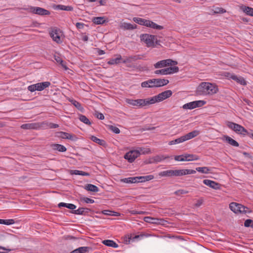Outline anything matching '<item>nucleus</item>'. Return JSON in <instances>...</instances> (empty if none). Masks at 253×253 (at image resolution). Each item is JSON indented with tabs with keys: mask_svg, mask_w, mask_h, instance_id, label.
<instances>
[{
	"mask_svg": "<svg viewBox=\"0 0 253 253\" xmlns=\"http://www.w3.org/2000/svg\"><path fill=\"white\" fill-rule=\"evenodd\" d=\"M90 211V210L87 208H79L73 212L74 213L79 215H85Z\"/></svg>",
	"mask_w": 253,
	"mask_h": 253,
	"instance_id": "nucleus-31",
	"label": "nucleus"
},
{
	"mask_svg": "<svg viewBox=\"0 0 253 253\" xmlns=\"http://www.w3.org/2000/svg\"><path fill=\"white\" fill-rule=\"evenodd\" d=\"M144 26L147 27L151 28L154 29H157L159 30H162L164 28L163 26L159 25L156 23H154V22L149 20H146Z\"/></svg>",
	"mask_w": 253,
	"mask_h": 253,
	"instance_id": "nucleus-21",
	"label": "nucleus"
},
{
	"mask_svg": "<svg viewBox=\"0 0 253 253\" xmlns=\"http://www.w3.org/2000/svg\"><path fill=\"white\" fill-rule=\"evenodd\" d=\"M91 250V248L89 247H81L73 250L71 253H86Z\"/></svg>",
	"mask_w": 253,
	"mask_h": 253,
	"instance_id": "nucleus-27",
	"label": "nucleus"
},
{
	"mask_svg": "<svg viewBox=\"0 0 253 253\" xmlns=\"http://www.w3.org/2000/svg\"><path fill=\"white\" fill-rule=\"evenodd\" d=\"M90 139L93 142L102 146L104 145L105 144V142L104 140L100 139L95 136H91L90 137Z\"/></svg>",
	"mask_w": 253,
	"mask_h": 253,
	"instance_id": "nucleus-39",
	"label": "nucleus"
},
{
	"mask_svg": "<svg viewBox=\"0 0 253 253\" xmlns=\"http://www.w3.org/2000/svg\"><path fill=\"white\" fill-rule=\"evenodd\" d=\"M84 25H85V24L83 23L77 22L76 24V26L77 28L78 29H83Z\"/></svg>",
	"mask_w": 253,
	"mask_h": 253,
	"instance_id": "nucleus-55",
	"label": "nucleus"
},
{
	"mask_svg": "<svg viewBox=\"0 0 253 253\" xmlns=\"http://www.w3.org/2000/svg\"><path fill=\"white\" fill-rule=\"evenodd\" d=\"M159 175L162 177H172L174 176V170L169 169L163 171L159 173Z\"/></svg>",
	"mask_w": 253,
	"mask_h": 253,
	"instance_id": "nucleus-28",
	"label": "nucleus"
},
{
	"mask_svg": "<svg viewBox=\"0 0 253 253\" xmlns=\"http://www.w3.org/2000/svg\"><path fill=\"white\" fill-rule=\"evenodd\" d=\"M230 209L236 213H250V209L243 205L236 203H231L229 205Z\"/></svg>",
	"mask_w": 253,
	"mask_h": 253,
	"instance_id": "nucleus-8",
	"label": "nucleus"
},
{
	"mask_svg": "<svg viewBox=\"0 0 253 253\" xmlns=\"http://www.w3.org/2000/svg\"><path fill=\"white\" fill-rule=\"evenodd\" d=\"M126 102L132 105L136 106L138 108H142L145 106L151 105L150 98H147L145 99H128L126 100Z\"/></svg>",
	"mask_w": 253,
	"mask_h": 253,
	"instance_id": "nucleus-6",
	"label": "nucleus"
},
{
	"mask_svg": "<svg viewBox=\"0 0 253 253\" xmlns=\"http://www.w3.org/2000/svg\"><path fill=\"white\" fill-rule=\"evenodd\" d=\"M200 134V131L198 130H195L191 132L188 133L187 134L183 135L178 138L174 140H171L169 142V145H172L174 144H179L182 143L185 141L192 139L197 136Z\"/></svg>",
	"mask_w": 253,
	"mask_h": 253,
	"instance_id": "nucleus-5",
	"label": "nucleus"
},
{
	"mask_svg": "<svg viewBox=\"0 0 253 253\" xmlns=\"http://www.w3.org/2000/svg\"><path fill=\"white\" fill-rule=\"evenodd\" d=\"M196 173V170L193 169H174V176H181L188 174H192Z\"/></svg>",
	"mask_w": 253,
	"mask_h": 253,
	"instance_id": "nucleus-17",
	"label": "nucleus"
},
{
	"mask_svg": "<svg viewBox=\"0 0 253 253\" xmlns=\"http://www.w3.org/2000/svg\"><path fill=\"white\" fill-rule=\"evenodd\" d=\"M218 91V87L209 82H202L197 87L196 93L199 95H212Z\"/></svg>",
	"mask_w": 253,
	"mask_h": 253,
	"instance_id": "nucleus-1",
	"label": "nucleus"
},
{
	"mask_svg": "<svg viewBox=\"0 0 253 253\" xmlns=\"http://www.w3.org/2000/svg\"><path fill=\"white\" fill-rule=\"evenodd\" d=\"M177 64V62L172 60L170 59L162 60L157 62L154 65L155 69L162 68L169 66L175 65Z\"/></svg>",
	"mask_w": 253,
	"mask_h": 253,
	"instance_id": "nucleus-13",
	"label": "nucleus"
},
{
	"mask_svg": "<svg viewBox=\"0 0 253 253\" xmlns=\"http://www.w3.org/2000/svg\"><path fill=\"white\" fill-rule=\"evenodd\" d=\"M54 8L55 9H59L65 11H72L73 10V8L71 6H66L61 4L55 5Z\"/></svg>",
	"mask_w": 253,
	"mask_h": 253,
	"instance_id": "nucleus-34",
	"label": "nucleus"
},
{
	"mask_svg": "<svg viewBox=\"0 0 253 253\" xmlns=\"http://www.w3.org/2000/svg\"><path fill=\"white\" fill-rule=\"evenodd\" d=\"M151 236L152 235L151 234H140V235L131 236L130 238H129V241L132 240V241H133L135 239H141L143 237H149Z\"/></svg>",
	"mask_w": 253,
	"mask_h": 253,
	"instance_id": "nucleus-38",
	"label": "nucleus"
},
{
	"mask_svg": "<svg viewBox=\"0 0 253 253\" xmlns=\"http://www.w3.org/2000/svg\"><path fill=\"white\" fill-rule=\"evenodd\" d=\"M102 213L105 215H117V212H114L109 210H104L102 211Z\"/></svg>",
	"mask_w": 253,
	"mask_h": 253,
	"instance_id": "nucleus-49",
	"label": "nucleus"
},
{
	"mask_svg": "<svg viewBox=\"0 0 253 253\" xmlns=\"http://www.w3.org/2000/svg\"><path fill=\"white\" fill-rule=\"evenodd\" d=\"M110 129L116 134H119L120 132V129L116 126H110Z\"/></svg>",
	"mask_w": 253,
	"mask_h": 253,
	"instance_id": "nucleus-52",
	"label": "nucleus"
},
{
	"mask_svg": "<svg viewBox=\"0 0 253 253\" xmlns=\"http://www.w3.org/2000/svg\"><path fill=\"white\" fill-rule=\"evenodd\" d=\"M196 170L202 173H209L210 171V169L208 167H198L196 168Z\"/></svg>",
	"mask_w": 253,
	"mask_h": 253,
	"instance_id": "nucleus-42",
	"label": "nucleus"
},
{
	"mask_svg": "<svg viewBox=\"0 0 253 253\" xmlns=\"http://www.w3.org/2000/svg\"><path fill=\"white\" fill-rule=\"evenodd\" d=\"M49 126L50 128H56L58 127V125L54 123H51L50 124Z\"/></svg>",
	"mask_w": 253,
	"mask_h": 253,
	"instance_id": "nucleus-60",
	"label": "nucleus"
},
{
	"mask_svg": "<svg viewBox=\"0 0 253 253\" xmlns=\"http://www.w3.org/2000/svg\"><path fill=\"white\" fill-rule=\"evenodd\" d=\"M135 179L136 181V182H145V177L144 176H136Z\"/></svg>",
	"mask_w": 253,
	"mask_h": 253,
	"instance_id": "nucleus-54",
	"label": "nucleus"
},
{
	"mask_svg": "<svg viewBox=\"0 0 253 253\" xmlns=\"http://www.w3.org/2000/svg\"><path fill=\"white\" fill-rule=\"evenodd\" d=\"M82 201L87 204H93L94 203V200L87 197H84L82 199Z\"/></svg>",
	"mask_w": 253,
	"mask_h": 253,
	"instance_id": "nucleus-50",
	"label": "nucleus"
},
{
	"mask_svg": "<svg viewBox=\"0 0 253 253\" xmlns=\"http://www.w3.org/2000/svg\"><path fill=\"white\" fill-rule=\"evenodd\" d=\"M117 57L115 58L110 59L108 62L107 63L109 65H115L118 64L121 62L122 60V56L121 55L118 54L116 55Z\"/></svg>",
	"mask_w": 253,
	"mask_h": 253,
	"instance_id": "nucleus-30",
	"label": "nucleus"
},
{
	"mask_svg": "<svg viewBox=\"0 0 253 253\" xmlns=\"http://www.w3.org/2000/svg\"><path fill=\"white\" fill-rule=\"evenodd\" d=\"M128 212L131 214H137L138 211L136 210H129Z\"/></svg>",
	"mask_w": 253,
	"mask_h": 253,
	"instance_id": "nucleus-61",
	"label": "nucleus"
},
{
	"mask_svg": "<svg viewBox=\"0 0 253 253\" xmlns=\"http://www.w3.org/2000/svg\"><path fill=\"white\" fill-rule=\"evenodd\" d=\"M69 101L76 107L79 110L81 111V112H83L84 110V107H83L82 105L78 101L72 99H70Z\"/></svg>",
	"mask_w": 253,
	"mask_h": 253,
	"instance_id": "nucleus-33",
	"label": "nucleus"
},
{
	"mask_svg": "<svg viewBox=\"0 0 253 253\" xmlns=\"http://www.w3.org/2000/svg\"><path fill=\"white\" fill-rule=\"evenodd\" d=\"M244 225L245 227L253 226V220L250 219H248L245 220L244 222Z\"/></svg>",
	"mask_w": 253,
	"mask_h": 253,
	"instance_id": "nucleus-51",
	"label": "nucleus"
},
{
	"mask_svg": "<svg viewBox=\"0 0 253 253\" xmlns=\"http://www.w3.org/2000/svg\"><path fill=\"white\" fill-rule=\"evenodd\" d=\"M103 244L107 246L117 248L118 247V245L113 240H105L102 242Z\"/></svg>",
	"mask_w": 253,
	"mask_h": 253,
	"instance_id": "nucleus-32",
	"label": "nucleus"
},
{
	"mask_svg": "<svg viewBox=\"0 0 253 253\" xmlns=\"http://www.w3.org/2000/svg\"><path fill=\"white\" fill-rule=\"evenodd\" d=\"M97 52L98 54L100 55L105 54L104 51L100 49H98Z\"/></svg>",
	"mask_w": 253,
	"mask_h": 253,
	"instance_id": "nucleus-62",
	"label": "nucleus"
},
{
	"mask_svg": "<svg viewBox=\"0 0 253 253\" xmlns=\"http://www.w3.org/2000/svg\"><path fill=\"white\" fill-rule=\"evenodd\" d=\"M54 60L58 63L60 64L62 67L65 69L67 70L68 68L64 62L63 60L58 56L55 55L54 57Z\"/></svg>",
	"mask_w": 253,
	"mask_h": 253,
	"instance_id": "nucleus-40",
	"label": "nucleus"
},
{
	"mask_svg": "<svg viewBox=\"0 0 253 253\" xmlns=\"http://www.w3.org/2000/svg\"><path fill=\"white\" fill-rule=\"evenodd\" d=\"M206 103V101L203 100L194 101L184 104L182 108L184 109H193L197 107L203 106Z\"/></svg>",
	"mask_w": 253,
	"mask_h": 253,
	"instance_id": "nucleus-15",
	"label": "nucleus"
},
{
	"mask_svg": "<svg viewBox=\"0 0 253 253\" xmlns=\"http://www.w3.org/2000/svg\"><path fill=\"white\" fill-rule=\"evenodd\" d=\"M122 181L127 183H136L135 177H130L128 178H125L122 179Z\"/></svg>",
	"mask_w": 253,
	"mask_h": 253,
	"instance_id": "nucleus-46",
	"label": "nucleus"
},
{
	"mask_svg": "<svg viewBox=\"0 0 253 253\" xmlns=\"http://www.w3.org/2000/svg\"><path fill=\"white\" fill-rule=\"evenodd\" d=\"M147 212L144 211H138L137 214H145Z\"/></svg>",
	"mask_w": 253,
	"mask_h": 253,
	"instance_id": "nucleus-64",
	"label": "nucleus"
},
{
	"mask_svg": "<svg viewBox=\"0 0 253 253\" xmlns=\"http://www.w3.org/2000/svg\"><path fill=\"white\" fill-rule=\"evenodd\" d=\"M59 207H66L70 210H75L76 208V206L73 204H67L65 203H60L58 204Z\"/></svg>",
	"mask_w": 253,
	"mask_h": 253,
	"instance_id": "nucleus-36",
	"label": "nucleus"
},
{
	"mask_svg": "<svg viewBox=\"0 0 253 253\" xmlns=\"http://www.w3.org/2000/svg\"><path fill=\"white\" fill-rule=\"evenodd\" d=\"M15 223V220L13 219H1L0 224L7 225H12Z\"/></svg>",
	"mask_w": 253,
	"mask_h": 253,
	"instance_id": "nucleus-45",
	"label": "nucleus"
},
{
	"mask_svg": "<svg viewBox=\"0 0 253 253\" xmlns=\"http://www.w3.org/2000/svg\"><path fill=\"white\" fill-rule=\"evenodd\" d=\"M42 126L39 123L25 124L21 125V127L25 129H38Z\"/></svg>",
	"mask_w": 253,
	"mask_h": 253,
	"instance_id": "nucleus-18",
	"label": "nucleus"
},
{
	"mask_svg": "<svg viewBox=\"0 0 253 253\" xmlns=\"http://www.w3.org/2000/svg\"><path fill=\"white\" fill-rule=\"evenodd\" d=\"M81 38L82 41L84 42H87L88 40V37L87 35H86L85 34H82L81 35Z\"/></svg>",
	"mask_w": 253,
	"mask_h": 253,
	"instance_id": "nucleus-57",
	"label": "nucleus"
},
{
	"mask_svg": "<svg viewBox=\"0 0 253 253\" xmlns=\"http://www.w3.org/2000/svg\"><path fill=\"white\" fill-rule=\"evenodd\" d=\"M172 94V92L170 90H167L163 91L157 95L154 96L150 98V101L152 104L157 102H161L169 97Z\"/></svg>",
	"mask_w": 253,
	"mask_h": 253,
	"instance_id": "nucleus-7",
	"label": "nucleus"
},
{
	"mask_svg": "<svg viewBox=\"0 0 253 253\" xmlns=\"http://www.w3.org/2000/svg\"><path fill=\"white\" fill-rule=\"evenodd\" d=\"M169 158V156H165L164 155L157 156L155 157V160L156 162H159Z\"/></svg>",
	"mask_w": 253,
	"mask_h": 253,
	"instance_id": "nucleus-48",
	"label": "nucleus"
},
{
	"mask_svg": "<svg viewBox=\"0 0 253 253\" xmlns=\"http://www.w3.org/2000/svg\"><path fill=\"white\" fill-rule=\"evenodd\" d=\"M230 79H232L233 80L236 81L237 83L243 85H247V82L245 80V79L241 76H237L234 74H231L230 76H228Z\"/></svg>",
	"mask_w": 253,
	"mask_h": 253,
	"instance_id": "nucleus-19",
	"label": "nucleus"
},
{
	"mask_svg": "<svg viewBox=\"0 0 253 253\" xmlns=\"http://www.w3.org/2000/svg\"><path fill=\"white\" fill-rule=\"evenodd\" d=\"M70 173L71 174L75 175H80L82 176H89L90 174L88 172H86L83 171L79 170H71Z\"/></svg>",
	"mask_w": 253,
	"mask_h": 253,
	"instance_id": "nucleus-37",
	"label": "nucleus"
},
{
	"mask_svg": "<svg viewBox=\"0 0 253 253\" xmlns=\"http://www.w3.org/2000/svg\"><path fill=\"white\" fill-rule=\"evenodd\" d=\"M203 203V201L202 199L198 200L197 201L196 203H195V206L196 207H199L202 205Z\"/></svg>",
	"mask_w": 253,
	"mask_h": 253,
	"instance_id": "nucleus-59",
	"label": "nucleus"
},
{
	"mask_svg": "<svg viewBox=\"0 0 253 253\" xmlns=\"http://www.w3.org/2000/svg\"><path fill=\"white\" fill-rule=\"evenodd\" d=\"M213 13L217 14V13H224L226 12V10L222 8L219 7H214V9H212Z\"/></svg>",
	"mask_w": 253,
	"mask_h": 253,
	"instance_id": "nucleus-47",
	"label": "nucleus"
},
{
	"mask_svg": "<svg viewBox=\"0 0 253 253\" xmlns=\"http://www.w3.org/2000/svg\"><path fill=\"white\" fill-rule=\"evenodd\" d=\"M133 21L140 25L144 26L146 19L139 17H133Z\"/></svg>",
	"mask_w": 253,
	"mask_h": 253,
	"instance_id": "nucleus-44",
	"label": "nucleus"
},
{
	"mask_svg": "<svg viewBox=\"0 0 253 253\" xmlns=\"http://www.w3.org/2000/svg\"><path fill=\"white\" fill-rule=\"evenodd\" d=\"M179 191H180V194H181V195H182V194H185L188 193V191H186V190H183V189H180V190H179Z\"/></svg>",
	"mask_w": 253,
	"mask_h": 253,
	"instance_id": "nucleus-63",
	"label": "nucleus"
},
{
	"mask_svg": "<svg viewBox=\"0 0 253 253\" xmlns=\"http://www.w3.org/2000/svg\"><path fill=\"white\" fill-rule=\"evenodd\" d=\"M85 189L88 191H91L94 192H97L99 191V188L96 186L91 184H88L85 185Z\"/></svg>",
	"mask_w": 253,
	"mask_h": 253,
	"instance_id": "nucleus-35",
	"label": "nucleus"
},
{
	"mask_svg": "<svg viewBox=\"0 0 253 253\" xmlns=\"http://www.w3.org/2000/svg\"><path fill=\"white\" fill-rule=\"evenodd\" d=\"M178 71V67L177 66H173L156 70L155 71L154 73L156 75H167L176 73Z\"/></svg>",
	"mask_w": 253,
	"mask_h": 253,
	"instance_id": "nucleus-12",
	"label": "nucleus"
},
{
	"mask_svg": "<svg viewBox=\"0 0 253 253\" xmlns=\"http://www.w3.org/2000/svg\"><path fill=\"white\" fill-rule=\"evenodd\" d=\"M223 140H225L228 142L230 145L235 146V147H238L239 144L238 142H237L236 140L232 139L231 137H229L228 135H224L223 137Z\"/></svg>",
	"mask_w": 253,
	"mask_h": 253,
	"instance_id": "nucleus-25",
	"label": "nucleus"
},
{
	"mask_svg": "<svg viewBox=\"0 0 253 253\" xmlns=\"http://www.w3.org/2000/svg\"><path fill=\"white\" fill-rule=\"evenodd\" d=\"M60 136L63 139H67L70 140L73 139V135L70 133L65 132H60Z\"/></svg>",
	"mask_w": 253,
	"mask_h": 253,
	"instance_id": "nucleus-41",
	"label": "nucleus"
},
{
	"mask_svg": "<svg viewBox=\"0 0 253 253\" xmlns=\"http://www.w3.org/2000/svg\"><path fill=\"white\" fill-rule=\"evenodd\" d=\"M30 9L33 13L42 16L49 15L50 14L49 11L40 7H31Z\"/></svg>",
	"mask_w": 253,
	"mask_h": 253,
	"instance_id": "nucleus-16",
	"label": "nucleus"
},
{
	"mask_svg": "<svg viewBox=\"0 0 253 253\" xmlns=\"http://www.w3.org/2000/svg\"><path fill=\"white\" fill-rule=\"evenodd\" d=\"M174 159L177 161H192L198 160L199 157L196 155L193 154H185L182 155L175 156Z\"/></svg>",
	"mask_w": 253,
	"mask_h": 253,
	"instance_id": "nucleus-14",
	"label": "nucleus"
},
{
	"mask_svg": "<svg viewBox=\"0 0 253 253\" xmlns=\"http://www.w3.org/2000/svg\"><path fill=\"white\" fill-rule=\"evenodd\" d=\"M120 27L123 30H134L137 28V25L136 24L124 22L120 24Z\"/></svg>",
	"mask_w": 253,
	"mask_h": 253,
	"instance_id": "nucleus-23",
	"label": "nucleus"
},
{
	"mask_svg": "<svg viewBox=\"0 0 253 253\" xmlns=\"http://www.w3.org/2000/svg\"><path fill=\"white\" fill-rule=\"evenodd\" d=\"M50 84V83L49 82L38 83L28 86V89L31 92H34L36 90L42 91L45 88L49 87Z\"/></svg>",
	"mask_w": 253,
	"mask_h": 253,
	"instance_id": "nucleus-10",
	"label": "nucleus"
},
{
	"mask_svg": "<svg viewBox=\"0 0 253 253\" xmlns=\"http://www.w3.org/2000/svg\"><path fill=\"white\" fill-rule=\"evenodd\" d=\"M240 8L247 15L253 16V8L244 5L241 6Z\"/></svg>",
	"mask_w": 253,
	"mask_h": 253,
	"instance_id": "nucleus-29",
	"label": "nucleus"
},
{
	"mask_svg": "<svg viewBox=\"0 0 253 253\" xmlns=\"http://www.w3.org/2000/svg\"><path fill=\"white\" fill-rule=\"evenodd\" d=\"M50 146L53 150L61 152H64L67 150L66 148L64 146L59 144H52L50 145Z\"/></svg>",
	"mask_w": 253,
	"mask_h": 253,
	"instance_id": "nucleus-26",
	"label": "nucleus"
},
{
	"mask_svg": "<svg viewBox=\"0 0 253 253\" xmlns=\"http://www.w3.org/2000/svg\"><path fill=\"white\" fill-rule=\"evenodd\" d=\"M12 250L0 246V253H8Z\"/></svg>",
	"mask_w": 253,
	"mask_h": 253,
	"instance_id": "nucleus-53",
	"label": "nucleus"
},
{
	"mask_svg": "<svg viewBox=\"0 0 253 253\" xmlns=\"http://www.w3.org/2000/svg\"><path fill=\"white\" fill-rule=\"evenodd\" d=\"M96 117L100 119V120H103L104 119V116L103 114L99 112H97L95 114Z\"/></svg>",
	"mask_w": 253,
	"mask_h": 253,
	"instance_id": "nucleus-56",
	"label": "nucleus"
},
{
	"mask_svg": "<svg viewBox=\"0 0 253 253\" xmlns=\"http://www.w3.org/2000/svg\"><path fill=\"white\" fill-rule=\"evenodd\" d=\"M203 183L205 185L214 189H218L220 188L219 183L211 180L205 179L203 180Z\"/></svg>",
	"mask_w": 253,
	"mask_h": 253,
	"instance_id": "nucleus-20",
	"label": "nucleus"
},
{
	"mask_svg": "<svg viewBox=\"0 0 253 253\" xmlns=\"http://www.w3.org/2000/svg\"><path fill=\"white\" fill-rule=\"evenodd\" d=\"M226 124L230 129L233 130L238 134L245 135L248 133L247 130L239 124L229 121L227 122Z\"/></svg>",
	"mask_w": 253,
	"mask_h": 253,
	"instance_id": "nucleus-9",
	"label": "nucleus"
},
{
	"mask_svg": "<svg viewBox=\"0 0 253 253\" xmlns=\"http://www.w3.org/2000/svg\"><path fill=\"white\" fill-rule=\"evenodd\" d=\"M143 220L146 222L154 224H161V221L162 220V219L154 218L150 216L144 217Z\"/></svg>",
	"mask_w": 253,
	"mask_h": 253,
	"instance_id": "nucleus-22",
	"label": "nucleus"
},
{
	"mask_svg": "<svg viewBox=\"0 0 253 253\" xmlns=\"http://www.w3.org/2000/svg\"><path fill=\"white\" fill-rule=\"evenodd\" d=\"M79 119L82 122L86 125H91V122L89 121V119L84 115L82 114L79 115Z\"/></svg>",
	"mask_w": 253,
	"mask_h": 253,
	"instance_id": "nucleus-43",
	"label": "nucleus"
},
{
	"mask_svg": "<svg viewBox=\"0 0 253 253\" xmlns=\"http://www.w3.org/2000/svg\"><path fill=\"white\" fill-rule=\"evenodd\" d=\"M169 81L164 79H149L143 82L141 84L142 87H159L168 84Z\"/></svg>",
	"mask_w": 253,
	"mask_h": 253,
	"instance_id": "nucleus-3",
	"label": "nucleus"
},
{
	"mask_svg": "<svg viewBox=\"0 0 253 253\" xmlns=\"http://www.w3.org/2000/svg\"><path fill=\"white\" fill-rule=\"evenodd\" d=\"M140 40L147 47H155L156 45H160V41L158 40L154 35L143 34L140 36Z\"/></svg>",
	"mask_w": 253,
	"mask_h": 253,
	"instance_id": "nucleus-4",
	"label": "nucleus"
},
{
	"mask_svg": "<svg viewBox=\"0 0 253 253\" xmlns=\"http://www.w3.org/2000/svg\"><path fill=\"white\" fill-rule=\"evenodd\" d=\"M49 35L53 41L56 43H61L62 42V37L63 34L60 29L57 28L52 29L49 32Z\"/></svg>",
	"mask_w": 253,
	"mask_h": 253,
	"instance_id": "nucleus-11",
	"label": "nucleus"
},
{
	"mask_svg": "<svg viewBox=\"0 0 253 253\" xmlns=\"http://www.w3.org/2000/svg\"><path fill=\"white\" fill-rule=\"evenodd\" d=\"M151 153L149 148L138 147L136 150H132L127 152L124 156V158L129 163L133 162L141 154H148Z\"/></svg>",
	"mask_w": 253,
	"mask_h": 253,
	"instance_id": "nucleus-2",
	"label": "nucleus"
},
{
	"mask_svg": "<svg viewBox=\"0 0 253 253\" xmlns=\"http://www.w3.org/2000/svg\"><path fill=\"white\" fill-rule=\"evenodd\" d=\"M145 177V181H149L150 180L153 179L154 178V176L153 175H148L144 176Z\"/></svg>",
	"mask_w": 253,
	"mask_h": 253,
	"instance_id": "nucleus-58",
	"label": "nucleus"
},
{
	"mask_svg": "<svg viewBox=\"0 0 253 253\" xmlns=\"http://www.w3.org/2000/svg\"><path fill=\"white\" fill-rule=\"evenodd\" d=\"M92 22L96 25L103 24L108 21L105 17H93L92 20Z\"/></svg>",
	"mask_w": 253,
	"mask_h": 253,
	"instance_id": "nucleus-24",
	"label": "nucleus"
}]
</instances>
